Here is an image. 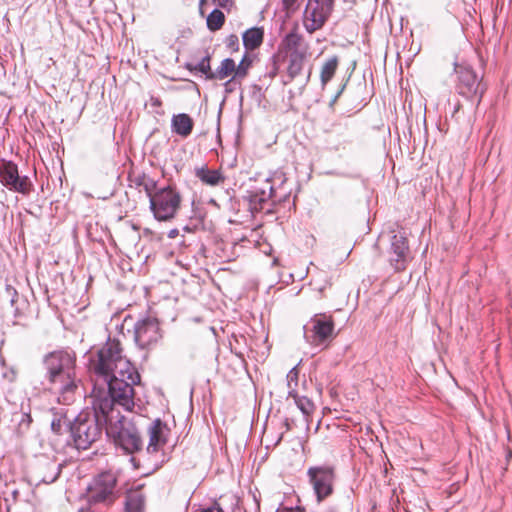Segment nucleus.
<instances>
[{"label":"nucleus","instance_id":"58836bf2","mask_svg":"<svg viewBox=\"0 0 512 512\" xmlns=\"http://www.w3.org/2000/svg\"><path fill=\"white\" fill-rule=\"evenodd\" d=\"M280 512H304V509L301 507H284Z\"/></svg>","mask_w":512,"mask_h":512},{"label":"nucleus","instance_id":"c756f323","mask_svg":"<svg viewBox=\"0 0 512 512\" xmlns=\"http://www.w3.org/2000/svg\"><path fill=\"white\" fill-rule=\"evenodd\" d=\"M287 387L288 396L295 395L297 393L298 381H299V369L298 366H294L287 374Z\"/></svg>","mask_w":512,"mask_h":512},{"label":"nucleus","instance_id":"a878e982","mask_svg":"<svg viewBox=\"0 0 512 512\" xmlns=\"http://www.w3.org/2000/svg\"><path fill=\"white\" fill-rule=\"evenodd\" d=\"M303 40L302 35H300L296 29L290 31L288 34L285 35L283 40L280 44V49H283L287 51L288 53L300 50L299 47L301 45V42Z\"/></svg>","mask_w":512,"mask_h":512},{"label":"nucleus","instance_id":"412c9836","mask_svg":"<svg viewBox=\"0 0 512 512\" xmlns=\"http://www.w3.org/2000/svg\"><path fill=\"white\" fill-rule=\"evenodd\" d=\"M32 422L30 410L25 411L23 407L12 414L11 425L18 436L25 435L30 430Z\"/></svg>","mask_w":512,"mask_h":512},{"label":"nucleus","instance_id":"79ce46f5","mask_svg":"<svg viewBox=\"0 0 512 512\" xmlns=\"http://www.w3.org/2000/svg\"><path fill=\"white\" fill-rule=\"evenodd\" d=\"M278 58H279V55H274L273 56L274 65H276V59H278ZM277 71H278V68L276 66H274L273 71L270 73V75L272 77H274L277 74Z\"/></svg>","mask_w":512,"mask_h":512},{"label":"nucleus","instance_id":"c9c22d12","mask_svg":"<svg viewBox=\"0 0 512 512\" xmlns=\"http://www.w3.org/2000/svg\"><path fill=\"white\" fill-rule=\"evenodd\" d=\"M237 80L238 78H236L235 76H233L231 79H229L228 81L225 82L224 86H225V91L226 92H232L233 89H234V86L236 85L237 83Z\"/></svg>","mask_w":512,"mask_h":512},{"label":"nucleus","instance_id":"39448f33","mask_svg":"<svg viewBox=\"0 0 512 512\" xmlns=\"http://www.w3.org/2000/svg\"><path fill=\"white\" fill-rule=\"evenodd\" d=\"M286 182L282 173H276L273 177H268L247 190L243 199L247 201L250 212L252 214L260 212L268 201H271L273 205L287 201L291 189L286 188Z\"/></svg>","mask_w":512,"mask_h":512},{"label":"nucleus","instance_id":"9b49d317","mask_svg":"<svg viewBox=\"0 0 512 512\" xmlns=\"http://www.w3.org/2000/svg\"><path fill=\"white\" fill-rule=\"evenodd\" d=\"M170 429L160 418L155 419L148 428L149 442L146 447V454L153 458L152 462L157 469L166 461L163 447L167 443Z\"/></svg>","mask_w":512,"mask_h":512},{"label":"nucleus","instance_id":"cd10ccee","mask_svg":"<svg viewBox=\"0 0 512 512\" xmlns=\"http://www.w3.org/2000/svg\"><path fill=\"white\" fill-rule=\"evenodd\" d=\"M289 397L294 399L296 406L305 417H308L313 413L315 405L308 397L299 396L298 393H295V395H290Z\"/></svg>","mask_w":512,"mask_h":512},{"label":"nucleus","instance_id":"2f4dec72","mask_svg":"<svg viewBox=\"0 0 512 512\" xmlns=\"http://www.w3.org/2000/svg\"><path fill=\"white\" fill-rule=\"evenodd\" d=\"M251 65V61L248 60L246 57H243V59L240 61L238 66H236V70L234 71V76L238 79H242L246 77L248 68Z\"/></svg>","mask_w":512,"mask_h":512},{"label":"nucleus","instance_id":"c85d7f7f","mask_svg":"<svg viewBox=\"0 0 512 512\" xmlns=\"http://www.w3.org/2000/svg\"><path fill=\"white\" fill-rule=\"evenodd\" d=\"M225 22L224 13L215 8L207 17V27L210 31H217L222 28Z\"/></svg>","mask_w":512,"mask_h":512},{"label":"nucleus","instance_id":"4468645a","mask_svg":"<svg viewBox=\"0 0 512 512\" xmlns=\"http://www.w3.org/2000/svg\"><path fill=\"white\" fill-rule=\"evenodd\" d=\"M334 0H308L304 11V27L310 34L321 29L332 13Z\"/></svg>","mask_w":512,"mask_h":512},{"label":"nucleus","instance_id":"ddd939ff","mask_svg":"<svg viewBox=\"0 0 512 512\" xmlns=\"http://www.w3.org/2000/svg\"><path fill=\"white\" fill-rule=\"evenodd\" d=\"M161 338L162 331L156 317L147 315L135 322L134 341L140 349L153 348Z\"/></svg>","mask_w":512,"mask_h":512},{"label":"nucleus","instance_id":"1a4fd4ad","mask_svg":"<svg viewBox=\"0 0 512 512\" xmlns=\"http://www.w3.org/2000/svg\"><path fill=\"white\" fill-rule=\"evenodd\" d=\"M307 476L318 503L323 502L333 494L336 481L334 466L327 464L311 466L307 470Z\"/></svg>","mask_w":512,"mask_h":512},{"label":"nucleus","instance_id":"f257e3e1","mask_svg":"<svg viewBox=\"0 0 512 512\" xmlns=\"http://www.w3.org/2000/svg\"><path fill=\"white\" fill-rule=\"evenodd\" d=\"M123 377L113 374L103 379V383L96 382L91 392V404L100 413H107L110 418L121 414L116 406L131 412L135 406L134 386L140 384L141 377L133 366L123 373Z\"/></svg>","mask_w":512,"mask_h":512},{"label":"nucleus","instance_id":"4be33fe9","mask_svg":"<svg viewBox=\"0 0 512 512\" xmlns=\"http://www.w3.org/2000/svg\"><path fill=\"white\" fill-rule=\"evenodd\" d=\"M146 497L140 489L130 490L126 494V512H143Z\"/></svg>","mask_w":512,"mask_h":512},{"label":"nucleus","instance_id":"b1692460","mask_svg":"<svg viewBox=\"0 0 512 512\" xmlns=\"http://www.w3.org/2000/svg\"><path fill=\"white\" fill-rule=\"evenodd\" d=\"M338 64L339 60L337 56H332L324 62L320 73L322 87H325L328 84V82L331 81V79L336 73Z\"/></svg>","mask_w":512,"mask_h":512},{"label":"nucleus","instance_id":"5701e85b","mask_svg":"<svg viewBox=\"0 0 512 512\" xmlns=\"http://www.w3.org/2000/svg\"><path fill=\"white\" fill-rule=\"evenodd\" d=\"M242 39L247 50H255L263 42L264 30L261 27L250 28L243 33Z\"/></svg>","mask_w":512,"mask_h":512},{"label":"nucleus","instance_id":"c03bdc74","mask_svg":"<svg viewBox=\"0 0 512 512\" xmlns=\"http://www.w3.org/2000/svg\"><path fill=\"white\" fill-rule=\"evenodd\" d=\"M178 233H179V232H178V230H177V229H172V230H170V231H169V233H168V237H169V238H171V239H173V238H175V237L178 235Z\"/></svg>","mask_w":512,"mask_h":512},{"label":"nucleus","instance_id":"aec40b11","mask_svg":"<svg viewBox=\"0 0 512 512\" xmlns=\"http://www.w3.org/2000/svg\"><path fill=\"white\" fill-rule=\"evenodd\" d=\"M194 174L203 184L208 186H218L225 181V176L220 170L210 169L206 164L196 167Z\"/></svg>","mask_w":512,"mask_h":512},{"label":"nucleus","instance_id":"0eeeda50","mask_svg":"<svg viewBox=\"0 0 512 512\" xmlns=\"http://www.w3.org/2000/svg\"><path fill=\"white\" fill-rule=\"evenodd\" d=\"M106 435L126 454H134L143 449L144 442L140 431L131 420L121 414L111 417V421H108Z\"/></svg>","mask_w":512,"mask_h":512},{"label":"nucleus","instance_id":"f704fd0d","mask_svg":"<svg viewBox=\"0 0 512 512\" xmlns=\"http://www.w3.org/2000/svg\"><path fill=\"white\" fill-rule=\"evenodd\" d=\"M5 292H6L7 296L10 298L11 306L12 307L15 306V304L18 301V296H19L18 291L12 285L7 284L5 287Z\"/></svg>","mask_w":512,"mask_h":512},{"label":"nucleus","instance_id":"ea45409f","mask_svg":"<svg viewBox=\"0 0 512 512\" xmlns=\"http://www.w3.org/2000/svg\"><path fill=\"white\" fill-rule=\"evenodd\" d=\"M150 102L153 107H160L162 105V101L158 97L152 96Z\"/></svg>","mask_w":512,"mask_h":512},{"label":"nucleus","instance_id":"49530a36","mask_svg":"<svg viewBox=\"0 0 512 512\" xmlns=\"http://www.w3.org/2000/svg\"><path fill=\"white\" fill-rule=\"evenodd\" d=\"M311 73H312V70H311V68H310V69H309V71H308V75H307V78H306V82H305V83L309 82V80H310V76H311Z\"/></svg>","mask_w":512,"mask_h":512},{"label":"nucleus","instance_id":"7ed1b4c3","mask_svg":"<svg viewBox=\"0 0 512 512\" xmlns=\"http://www.w3.org/2000/svg\"><path fill=\"white\" fill-rule=\"evenodd\" d=\"M134 365L123 355V349L118 339L108 338L96 352L89 357V369L98 378H109L113 374L123 377Z\"/></svg>","mask_w":512,"mask_h":512},{"label":"nucleus","instance_id":"393cba45","mask_svg":"<svg viewBox=\"0 0 512 512\" xmlns=\"http://www.w3.org/2000/svg\"><path fill=\"white\" fill-rule=\"evenodd\" d=\"M236 70L235 61L231 58L224 59L220 66L208 76V80H223L234 73Z\"/></svg>","mask_w":512,"mask_h":512},{"label":"nucleus","instance_id":"a19ab883","mask_svg":"<svg viewBox=\"0 0 512 512\" xmlns=\"http://www.w3.org/2000/svg\"><path fill=\"white\" fill-rule=\"evenodd\" d=\"M328 286H331V283H330V281H329V280H327V279H326V280H325V284H324V285H322V286H320V287H318V288H317V290L319 291V293H320V294H323L324 290H325V289H326V287H328Z\"/></svg>","mask_w":512,"mask_h":512},{"label":"nucleus","instance_id":"20e7f679","mask_svg":"<svg viewBox=\"0 0 512 512\" xmlns=\"http://www.w3.org/2000/svg\"><path fill=\"white\" fill-rule=\"evenodd\" d=\"M111 421L107 413H100L92 409L81 411L70 425V434L77 449L86 450L98 441Z\"/></svg>","mask_w":512,"mask_h":512},{"label":"nucleus","instance_id":"2eb2a0df","mask_svg":"<svg viewBox=\"0 0 512 512\" xmlns=\"http://www.w3.org/2000/svg\"><path fill=\"white\" fill-rule=\"evenodd\" d=\"M304 337L311 345L319 346L326 343L333 335L334 321L331 316L317 314L311 318L309 326H304Z\"/></svg>","mask_w":512,"mask_h":512},{"label":"nucleus","instance_id":"6ab92c4d","mask_svg":"<svg viewBox=\"0 0 512 512\" xmlns=\"http://www.w3.org/2000/svg\"><path fill=\"white\" fill-rule=\"evenodd\" d=\"M194 128V121L190 115L186 113H180L173 115L171 119V130L173 133L187 138L191 135Z\"/></svg>","mask_w":512,"mask_h":512},{"label":"nucleus","instance_id":"dca6fc26","mask_svg":"<svg viewBox=\"0 0 512 512\" xmlns=\"http://www.w3.org/2000/svg\"><path fill=\"white\" fill-rule=\"evenodd\" d=\"M64 464L48 457L41 458L34 469L33 478L37 484H52L60 476Z\"/></svg>","mask_w":512,"mask_h":512},{"label":"nucleus","instance_id":"6e6552de","mask_svg":"<svg viewBox=\"0 0 512 512\" xmlns=\"http://www.w3.org/2000/svg\"><path fill=\"white\" fill-rule=\"evenodd\" d=\"M483 78L478 76L473 67L466 62H454V86L463 98L475 103L478 107L486 91Z\"/></svg>","mask_w":512,"mask_h":512},{"label":"nucleus","instance_id":"473e14b6","mask_svg":"<svg viewBox=\"0 0 512 512\" xmlns=\"http://www.w3.org/2000/svg\"><path fill=\"white\" fill-rule=\"evenodd\" d=\"M191 512H224V510L220 507L217 502L212 503L211 505H199L194 506Z\"/></svg>","mask_w":512,"mask_h":512},{"label":"nucleus","instance_id":"37998d69","mask_svg":"<svg viewBox=\"0 0 512 512\" xmlns=\"http://www.w3.org/2000/svg\"><path fill=\"white\" fill-rule=\"evenodd\" d=\"M345 87H346V84H343V85L341 86V88L339 89V91L336 93V95H335L334 99L332 100V103H334V102H336V101H337V99L340 97V95H341V94H342V92L344 91Z\"/></svg>","mask_w":512,"mask_h":512},{"label":"nucleus","instance_id":"7c9ffc66","mask_svg":"<svg viewBox=\"0 0 512 512\" xmlns=\"http://www.w3.org/2000/svg\"><path fill=\"white\" fill-rule=\"evenodd\" d=\"M71 424V420L66 417H54L51 421V429L54 433L61 434L62 428L68 427L70 429Z\"/></svg>","mask_w":512,"mask_h":512},{"label":"nucleus","instance_id":"e433bc0d","mask_svg":"<svg viewBox=\"0 0 512 512\" xmlns=\"http://www.w3.org/2000/svg\"><path fill=\"white\" fill-rule=\"evenodd\" d=\"M213 2L223 9H230V7L233 5L232 0H213Z\"/></svg>","mask_w":512,"mask_h":512},{"label":"nucleus","instance_id":"a211bd4d","mask_svg":"<svg viewBox=\"0 0 512 512\" xmlns=\"http://www.w3.org/2000/svg\"><path fill=\"white\" fill-rule=\"evenodd\" d=\"M288 58V66H287V77L288 80L284 81V84H288L292 80H294L297 76L301 74L303 71L305 62H306V51L305 50H295L287 55Z\"/></svg>","mask_w":512,"mask_h":512},{"label":"nucleus","instance_id":"72a5a7b5","mask_svg":"<svg viewBox=\"0 0 512 512\" xmlns=\"http://www.w3.org/2000/svg\"><path fill=\"white\" fill-rule=\"evenodd\" d=\"M226 47L231 51H237L239 49V39L235 34L229 35L225 40Z\"/></svg>","mask_w":512,"mask_h":512},{"label":"nucleus","instance_id":"f3484780","mask_svg":"<svg viewBox=\"0 0 512 512\" xmlns=\"http://www.w3.org/2000/svg\"><path fill=\"white\" fill-rule=\"evenodd\" d=\"M391 252L390 259L391 265L396 271H403L406 269L409 262V245L405 233L394 234L391 238Z\"/></svg>","mask_w":512,"mask_h":512},{"label":"nucleus","instance_id":"bb28decb","mask_svg":"<svg viewBox=\"0 0 512 512\" xmlns=\"http://www.w3.org/2000/svg\"><path fill=\"white\" fill-rule=\"evenodd\" d=\"M211 61V55L207 53L198 63L193 64L190 62H187L185 64V68L189 70L191 73L200 72L205 75V78L208 80V76L210 74H213V71L211 69L210 65Z\"/></svg>","mask_w":512,"mask_h":512},{"label":"nucleus","instance_id":"a18cd8bd","mask_svg":"<svg viewBox=\"0 0 512 512\" xmlns=\"http://www.w3.org/2000/svg\"><path fill=\"white\" fill-rule=\"evenodd\" d=\"M183 230L186 231V232H192L193 228L190 227L189 225H186V226H184Z\"/></svg>","mask_w":512,"mask_h":512},{"label":"nucleus","instance_id":"9d476101","mask_svg":"<svg viewBox=\"0 0 512 512\" xmlns=\"http://www.w3.org/2000/svg\"><path fill=\"white\" fill-rule=\"evenodd\" d=\"M117 478L111 471H105L94 477L87 489L90 504H111L115 499Z\"/></svg>","mask_w":512,"mask_h":512},{"label":"nucleus","instance_id":"4c0bfd02","mask_svg":"<svg viewBox=\"0 0 512 512\" xmlns=\"http://www.w3.org/2000/svg\"><path fill=\"white\" fill-rule=\"evenodd\" d=\"M285 9L293 10L297 0H282Z\"/></svg>","mask_w":512,"mask_h":512},{"label":"nucleus","instance_id":"423d86ee","mask_svg":"<svg viewBox=\"0 0 512 512\" xmlns=\"http://www.w3.org/2000/svg\"><path fill=\"white\" fill-rule=\"evenodd\" d=\"M145 191L149 197L150 210L156 220L166 222L176 216L182 197L175 186L168 185L156 189V183L152 182L151 186L145 185Z\"/></svg>","mask_w":512,"mask_h":512},{"label":"nucleus","instance_id":"f8f14e48","mask_svg":"<svg viewBox=\"0 0 512 512\" xmlns=\"http://www.w3.org/2000/svg\"><path fill=\"white\" fill-rule=\"evenodd\" d=\"M0 183L8 190L28 196L34 185L27 175L21 176L16 163L11 160H0Z\"/></svg>","mask_w":512,"mask_h":512},{"label":"nucleus","instance_id":"f03ea898","mask_svg":"<svg viewBox=\"0 0 512 512\" xmlns=\"http://www.w3.org/2000/svg\"><path fill=\"white\" fill-rule=\"evenodd\" d=\"M43 384L59 395V401L70 404L78 389L76 379V354L69 349H58L43 356Z\"/></svg>","mask_w":512,"mask_h":512}]
</instances>
